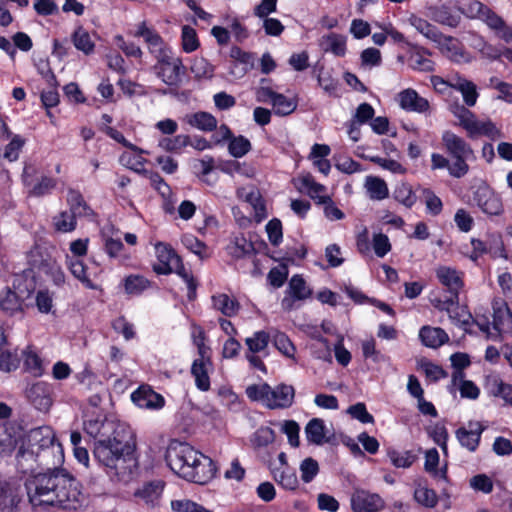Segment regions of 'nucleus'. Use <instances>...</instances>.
Masks as SVG:
<instances>
[{
	"mask_svg": "<svg viewBox=\"0 0 512 512\" xmlns=\"http://www.w3.org/2000/svg\"><path fill=\"white\" fill-rule=\"evenodd\" d=\"M27 495L33 506L76 510L85 502L80 483L64 470L50 468L27 479Z\"/></svg>",
	"mask_w": 512,
	"mask_h": 512,
	"instance_id": "1",
	"label": "nucleus"
},
{
	"mask_svg": "<svg viewBox=\"0 0 512 512\" xmlns=\"http://www.w3.org/2000/svg\"><path fill=\"white\" fill-rule=\"evenodd\" d=\"M115 432L95 441L93 455L107 475L127 482L137 469L134 434L130 426H120Z\"/></svg>",
	"mask_w": 512,
	"mask_h": 512,
	"instance_id": "2",
	"label": "nucleus"
},
{
	"mask_svg": "<svg viewBox=\"0 0 512 512\" xmlns=\"http://www.w3.org/2000/svg\"><path fill=\"white\" fill-rule=\"evenodd\" d=\"M450 88L461 93L463 102L466 106L456 102L449 106V111L458 120L467 135L471 138L477 136H487L496 139L501 136L500 130L490 120L480 121L468 107H473L477 103L479 93L477 86L470 80L458 73L450 75Z\"/></svg>",
	"mask_w": 512,
	"mask_h": 512,
	"instance_id": "3",
	"label": "nucleus"
},
{
	"mask_svg": "<svg viewBox=\"0 0 512 512\" xmlns=\"http://www.w3.org/2000/svg\"><path fill=\"white\" fill-rule=\"evenodd\" d=\"M165 461L175 474L201 485L211 481L217 470L208 456L179 441H172L168 445Z\"/></svg>",
	"mask_w": 512,
	"mask_h": 512,
	"instance_id": "4",
	"label": "nucleus"
},
{
	"mask_svg": "<svg viewBox=\"0 0 512 512\" xmlns=\"http://www.w3.org/2000/svg\"><path fill=\"white\" fill-rule=\"evenodd\" d=\"M28 449L20 447L17 460L22 465L23 460H37L41 465L57 466L63 461V450L56 442L55 433L51 427L43 426L31 430L27 436Z\"/></svg>",
	"mask_w": 512,
	"mask_h": 512,
	"instance_id": "5",
	"label": "nucleus"
},
{
	"mask_svg": "<svg viewBox=\"0 0 512 512\" xmlns=\"http://www.w3.org/2000/svg\"><path fill=\"white\" fill-rule=\"evenodd\" d=\"M246 395L250 400L261 402L269 409H284L293 404L295 390L293 386L287 384L272 387L267 383H261L248 386Z\"/></svg>",
	"mask_w": 512,
	"mask_h": 512,
	"instance_id": "6",
	"label": "nucleus"
},
{
	"mask_svg": "<svg viewBox=\"0 0 512 512\" xmlns=\"http://www.w3.org/2000/svg\"><path fill=\"white\" fill-rule=\"evenodd\" d=\"M461 9L467 17L483 21L503 41L507 43L512 41V27L480 1L466 0Z\"/></svg>",
	"mask_w": 512,
	"mask_h": 512,
	"instance_id": "7",
	"label": "nucleus"
},
{
	"mask_svg": "<svg viewBox=\"0 0 512 512\" xmlns=\"http://www.w3.org/2000/svg\"><path fill=\"white\" fill-rule=\"evenodd\" d=\"M479 329L491 340H502L512 336V313L504 302H496L493 305L492 328L487 322H476Z\"/></svg>",
	"mask_w": 512,
	"mask_h": 512,
	"instance_id": "8",
	"label": "nucleus"
},
{
	"mask_svg": "<svg viewBox=\"0 0 512 512\" xmlns=\"http://www.w3.org/2000/svg\"><path fill=\"white\" fill-rule=\"evenodd\" d=\"M128 426L126 423L108 419L101 410H86L83 420L84 431L94 439L107 438L120 428Z\"/></svg>",
	"mask_w": 512,
	"mask_h": 512,
	"instance_id": "9",
	"label": "nucleus"
},
{
	"mask_svg": "<svg viewBox=\"0 0 512 512\" xmlns=\"http://www.w3.org/2000/svg\"><path fill=\"white\" fill-rule=\"evenodd\" d=\"M157 63L154 66L156 75L167 85L178 87L182 82L185 67L180 58L175 57L168 49L155 57Z\"/></svg>",
	"mask_w": 512,
	"mask_h": 512,
	"instance_id": "10",
	"label": "nucleus"
},
{
	"mask_svg": "<svg viewBox=\"0 0 512 512\" xmlns=\"http://www.w3.org/2000/svg\"><path fill=\"white\" fill-rule=\"evenodd\" d=\"M31 290H22L12 286H4L0 289V311L9 317L23 315L29 307Z\"/></svg>",
	"mask_w": 512,
	"mask_h": 512,
	"instance_id": "11",
	"label": "nucleus"
},
{
	"mask_svg": "<svg viewBox=\"0 0 512 512\" xmlns=\"http://www.w3.org/2000/svg\"><path fill=\"white\" fill-rule=\"evenodd\" d=\"M433 304L438 310L446 311L450 321L454 325L461 327L465 331L470 330V326L473 322L472 316L465 307L458 305V297H449L445 300H435Z\"/></svg>",
	"mask_w": 512,
	"mask_h": 512,
	"instance_id": "12",
	"label": "nucleus"
},
{
	"mask_svg": "<svg viewBox=\"0 0 512 512\" xmlns=\"http://www.w3.org/2000/svg\"><path fill=\"white\" fill-rule=\"evenodd\" d=\"M311 293V289L300 275L292 276L285 291V296L281 301L283 310L291 311L298 308L297 303L308 299Z\"/></svg>",
	"mask_w": 512,
	"mask_h": 512,
	"instance_id": "13",
	"label": "nucleus"
},
{
	"mask_svg": "<svg viewBox=\"0 0 512 512\" xmlns=\"http://www.w3.org/2000/svg\"><path fill=\"white\" fill-rule=\"evenodd\" d=\"M473 201L487 215L497 216L503 211L501 198L487 186H480L476 189Z\"/></svg>",
	"mask_w": 512,
	"mask_h": 512,
	"instance_id": "14",
	"label": "nucleus"
},
{
	"mask_svg": "<svg viewBox=\"0 0 512 512\" xmlns=\"http://www.w3.org/2000/svg\"><path fill=\"white\" fill-rule=\"evenodd\" d=\"M155 254L158 263L154 264L153 270L157 274H170L174 268H178L180 266V257L168 244H165L163 242L156 243Z\"/></svg>",
	"mask_w": 512,
	"mask_h": 512,
	"instance_id": "15",
	"label": "nucleus"
},
{
	"mask_svg": "<svg viewBox=\"0 0 512 512\" xmlns=\"http://www.w3.org/2000/svg\"><path fill=\"white\" fill-rule=\"evenodd\" d=\"M354 512H375L384 508V501L377 493L356 489L351 496Z\"/></svg>",
	"mask_w": 512,
	"mask_h": 512,
	"instance_id": "16",
	"label": "nucleus"
},
{
	"mask_svg": "<svg viewBox=\"0 0 512 512\" xmlns=\"http://www.w3.org/2000/svg\"><path fill=\"white\" fill-rule=\"evenodd\" d=\"M396 100L399 106L408 112L426 113L429 108L427 99L421 97L416 90L407 88L397 94Z\"/></svg>",
	"mask_w": 512,
	"mask_h": 512,
	"instance_id": "17",
	"label": "nucleus"
},
{
	"mask_svg": "<svg viewBox=\"0 0 512 512\" xmlns=\"http://www.w3.org/2000/svg\"><path fill=\"white\" fill-rule=\"evenodd\" d=\"M131 400L139 408L158 410L161 409L165 400L162 395L152 390L149 386H141L131 394Z\"/></svg>",
	"mask_w": 512,
	"mask_h": 512,
	"instance_id": "18",
	"label": "nucleus"
},
{
	"mask_svg": "<svg viewBox=\"0 0 512 512\" xmlns=\"http://www.w3.org/2000/svg\"><path fill=\"white\" fill-rule=\"evenodd\" d=\"M26 397L39 411L46 412L52 404L51 391L45 382H36L26 389Z\"/></svg>",
	"mask_w": 512,
	"mask_h": 512,
	"instance_id": "19",
	"label": "nucleus"
},
{
	"mask_svg": "<svg viewBox=\"0 0 512 512\" xmlns=\"http://www.w3.org/2000/svg\"><path fill=\"white\" fill-rule=\"evenodd\" d=\"M442 143L446 152L452 157H474L471 146L460 136L447 130L442 134Z\"/></svg>",
	"mask_w": 512,
	"mask_h": 512,
	"instance_id": "20",
	"label": "nucleus"
},
{
	"mask_svg": "<svg viewBox=\"0 0 512 512\" xmlns=\"http://www.w3.org/2000/svg\"><path fill=\"white\" fill-rule=\"evenodd\" d=\"M164 483L153 481L143 485L135 492L137 497L148 509H155L160 506Z\"/></svg>",
	"mask_w": 512,
	"mask_h": 512,
	"instance_id": "21",
	"label": "nucleus"
},
{
	"mask_svg": "<svg viewBox=\"0 0 512 512\" xmlns=\"http://www.w3.org/2000/svg\"><path fill=\"white\" fill-rule=\"evenodd\" d=\"M134 36L143 38L148 46L150 53H152L155 57L169 49L165 45L161 36L153 28L148 27L145 21L137 25Z\"/></svg>",
	"mask_w": 512,
	"mask_h": 512,
	"instance_id": "22",
	"label": "nucleus"
},
{
	"mask_svg": "<svg viewBox=\"0 0 512 512\" xmlns=\"http://www.w3.org/2000/svg\"><path fill=\"white\" fill-rule=\"evenodd\" d=\"M439 282L450 292V297L457 298L460 289L463 286L460 273L449 266H439L435 270Z\"/></svg>",
	"mask_w": 512,
	"mask_h": 512,
	"instance_id": "23",
	"label": "nucleus"
},
{
	"mask_svg": "<svg viewBox=\"0 0 512 512\" xmlns=\"http://www.w3.org/2000/svg\"><path fill=\"white\" fill-rule=\"evenodd\" d=\"M297 188L300 192L306 193L319 204L329 201L330 196L325 194L326 187L316 182L313 176L310 174L298 178Z\"/></svg>",
	"mask_w": 512,
	"mask_h": 512,
	"instance_id": "24",
	"label": "nucleus"
},
{
	"mask_svg": "<svg viewBox=\"0 0 512 512\" xmlns=\"http://www.w3.org/2000/svg\"><path fill=\"white\" fill-rule=\"evenodd\" d=\"M483 427L479 422H469L467 427L457 430L456 436L460 444L469 451H475L479 445Z\"/></svg>",
	"mask_w": 512,
	"mask_h": 512,
	"instance_id": "25",
	"label": "nucleus"
},
{
	"mask_svg": "<svg viewBox=\"0 0 512 512\" xmlns=\"http://www.w3.org/2000/svg\"><path fill=\"white\" fill-rule=\"evenodd\" d=\"M211 306L213 310L228 318L236 316L241 307L235 297L226 293L213 294L211 296Z\"/></svg>",
	"mask_w": 512,
	"mask_h": 512,
	"instance_id": "26",
	"label": "nucleus"
},
{
	"mask_svg": "<svg viewBox=\"0 0 512 512\" xmlns=\"http://www.w3.org/2000/svg\"><path fill=\"white\" fill-rule=\"evenodd\" d=\"M237 197L250 204L254 210L257 222L266 218V208L259 191L254 187H241L237 189Z\"/></svg>",
	"mask_w": 512,
	"mask_h": 512,
	"instance_id": "27",
	"label": "nucleus"
},
{
	"mask_svg": "<svg viewBox=\"0 0 512 512\" xmlns=\"http://www.w3.org/2000/svg\"><path fill=\"white\" fill-rule=\"evenodd\" d=\"M434 42L438 44L441 52L450 60L456 63L470 61V58L462 51L459 42L456 39L444 36L440 33L439 39Z\"/></svg>",
	"mask_w": 512,
	"mask_h": 512,
	"instance_id": "28",
	"label": "nucleus"
},
{
	"mask_svg": "<svg viewBox=\"0 0 512 512\" xmlns=\"http://www.w3.org/2000/svg\"><path fill=\"white\" fill-rule=\"evenodd\" d=\"M19 501V487L0 479V512H12Z\"/></svg>",
	"mask_w": 512,
	"mask_h": 512,
	"instance_id": "29",
	"label": "nucleus"
},
{
	"mask_svg": "<svg viewBox=\"0 0 512 512\" xmlns=\"http://www.w3.org/2000/svg\"><path fill=\"white\" fill-rule=\"evenodd\" d=\"M67 204L69 212L75 218H91L94 215L92 208L87 204L84 197L79 191L70 189L67 194Z\"/></svg>",
	"mask_w": 512,
	"mask_h": 512,
	"instance_id": "30",
	"label": "nucleus"
},
{
	"mask_svg": "<svg viewBox=\"0 0 512 512\" xmlns=\"http://www.w3.org/2000/svg\"><path fill=\"white\" fill-rule=\"evenodd\" d=\"M213 370L212 362L193 361L191 365V374L195 380V386L200 391L206 392L210 389L209 374Z\"/></svg>",
	"mask_w": 512,
	"mask_h": 512,
	"instance_id": "31",
	"label": "nucleus"
},
{
	"mask_svg": "<svg viewBox=\"0 0 512 512\" xmlns=\"http://www.w3.org/2000/svg\"><path fill=\"white\" fill-rule=\"evenodd\" d=\"M419 337L422 343L430 348H437L449 340L447 333L443 329L430 326L422 327Z\"/></svg>",
	"mask_w": 512,
	"mask_h": 512,
	"instance_id": "32",
	"label": "nucleus"
},
{
	"mask_svg": "<svg viewBox=\"0 0 512 512\" xmlns=\"http://www.w3.org/2000/svg\"><path fill=\"white\" fill-rule=\"evenodd\" d=\"M71 40L74 47L85 55H91L95 50V42L83 26H78L74 30Z\"/></svg>",
	"mask_w": 512,
	"mask_h": 512,
	"instance_id": "33",
	"label": "nucleus"
},
{
	"mask_svg": "<svg viewBox=\"0 0 512 512\" xmlns=\"http://www.w3.org/2000/svg\"><path fill=\"white\" fill-rule=\"evenodd\" d=\"M185 121L201 131H213L217 128L216 118L208 112H196L186 115Z\"/></svg>",
	"mask_w": 512,
	"mask_h": 512,
	"instance_id": "34",
	"label": "nucleus"
},
{
	"mask_svg": "<svg viewBox=\"0 0 512 512\" xmlns=\"http://www.w3.org/2000/svg\"><path fill=\"white\" fill-rule=\"evenodd\" d=\"M66 262L71 274L78 279L86 288L97 289V285L92 281L87 273V268L81 260L66 257Z\"/></svg>",
	"mask_w": 512,
	"mask_h": 512,
	"instance_id": "35",
	"label": "nucleus"
},
{
	"mask_svg": "<svg viewBox=\"0 0 512 512\" xmlns=\"http://www.w3.org/2000/svg\"><path fill=\"white\" fill-rule=\"evenodd\" d=\"M367 194L372 200H383L388 197L389 189L386 182L374 176H367L365 179Z\"/></svg>",
	"mask_w": 512,
	"mask_h": 512,
	"instance_id": "36",
	"label": "nucleus"
},
{
	"mask_svg": "<svg viewBox=\"0 0 512 512\" xmlns=\"http://www.w3.org/2000/svg\"><path fill=\"white\" fill-rule=\"evenodd\" d=\"M305 435L308 442L322 445L326 441L324 421L319 418L310 420L305 427Z\"/></svg>",
	"mask_w": 512,
	"mask_h": 512,
	"instance_id": "37",
	"label": "nucleus"
},
{
	"mask_svg": "<svg viewBox=\"0 0 512 512\" xmlns=\"http://www.w3.org/2000/svg\"><path fill=\"white\" fill-rule=\"evenodd\" d=\"M320 44L325 51L336 56H344L346 53V38L342 35L331 33L322 37Z\"/></svg>",
	"mask_w": 512,
	"mask_h": 512,
	"instance_id": "38",
	"label": "nucleus"
},
{
	"mask_svg": "<svg viewBox=\"0 0 512 512\" xmlns=\"http://www.w3.org/2000/svg\"><path fill=\"white\" fill-rule=\"evenodd\" d=\"M25 369L34 376H41L43 373V363L37 352L31 347L21 351Z\"/></svg>",
	"mask_w": 512,
	"mask_h": 512,
	"instance_id": "39",
	"label": "nucleus"
},
{
	"mask_svg": "<svg viewBox=\"0 0 512 512\" xmlns=\"http://www.w3.org/2000/svg\"><path fill=\"white\" fill-rule=\"evenodd\" d=\"M271 339L273 341V344L275 348L285 357L292 359L296 361L295 354H296V347L291 342V340L288 338V336L280 331H275Z\"/></svg>",
	"mask_w": 512,
	"mask_h": 512,
	"instance_id": "40",
	"label": "nucleus"
},
{
	"mask_svg": "<svg viewBox=\"0 0 512 512\" xmlns=\"http://www.w3.org/2000/svg\"><path fill=\"white\" fill-rule=\"evenodd\" d=\"M408 22L412 27H414L419 33H421L427 39L433 42L439 39L440 32L437 30L435 26L430 24L427 20L413 14L408 18Z\"/></svg>",
	"mask_w": 512,
	"mask_h": 512,
	"instance_id": "41",
	"label": "nucleus"
},
{
	"mask_svg": "<svg viewBox=\"0 0 512 512\" xmlns=\"http://www.w3.org/2000/svg\"><path fill=\"white\" fill-rule=\"evenodd\" d=\"M36 255H39V250L36 248L31 251L30 253V261L33 267L38 268L39 270H42L44 272H47L48 270H56L55 275V282L56 283H62L64 282V274L60 271V269L56 266V263L52 259H42L37 260L35 257Z\"/></svg>",
	"mask_w": 512,
	"mask_h": 512,
	"instance_id": "42",
	"label": "nucleus"
},
{
	"mask_svg": "<svg viewBox=\"0 0 512 512\" xmlns=\"http://www.w3.org/2000/svg\"><path fill=\"white\" fill-rule=\"evenodd\" d=\"M439 453L435 448L429 449L425 453V470L432 474L434 478L446 479V468L438 469Z\"/></svg>",
	"mask_w": 512,
	"mask_h": 512,
	"instance_id": "43",
	"label": "nucleus"
},
{
	"mask_svg": "<svg viewBox=\"0 0 512 512\" xmlns=\"http://www.w3.org/2000/svg\"><path fill=\"white\" fill-rule=\"evenodd\" d=\"M172 512H214L188 498L174 499L170 502Z\"/></svg>",
	"mask_w": 512,
	"mask_h": 512,
	"instance_id": "44",
	"label": "nucleus"
},
{
	"mask_svg": "<svg viewBox=\"0 0 512 512\" xmlns=\"http://www.w3.org/2000/svg\"><path fill=\"white\" fill-rule=\"evenodd\" d=\"M273 475L275 481L284 489L293 490L298 485V478L296 474L288 467L274 469Z\"/></svg>",
	"mask_w": 512,
	"mask_h": 512,
	"instance_id": "45",
	"label": "nucleus"
},
{
	"mask_svg": "<svg viewBox=\"0 0 512 512\" xmlns=\"http://www.w3.org/2000/svg\"><path fill=\"white\" fill-rule=\"evenodd\" d=\"M271 339L269 333L265 331H257L251 337L245 339V344L248 347V352L260 353L264 351Z\"/></svg>",
	"mask_w": 512,
	"mask_h": 512,
	"instance_id": "46",
	"label": "nucleus"
},
{
	"mask_svg": "<svg viewBox=\"0 0 512 512\" xmlns=\"http://www.w3.org/2000/svg\"><path fill=\"white\" fill-rule=\"evenodd\" d=\"M394 198L406 208H411L417 201V196L412 187L407 183H401L394 190Z\"/></svg>",
	"mask_w": 512,
	"mask_h": 512,
	"instance_id": "47",
	"label": "nucleus"
},
{
	"mask_svg": "<svg viewBox=\"0 0 512 512\" xmlns=\"http://www.w3.org/2000/svg\"><path fill=\"white\" fill-rule=\"evenodd\" d=\"M6 424H0V455L11 453L16 444L17 437Z\"/></svg>",
	"mask_w": 512,
	"mask_h": 512,
	"instance_id": "48",
	"label": "nucleus"
},
{
	"mask_svg": "<svg viewBox=\"0 0 512 512\" xmlns=\"http://www.w3.org/2000/svg\"><path fill=\"white\" fill-rule=\"evenodd\" d=\"M150 286V281L141 275H129L124 280L125 292L128 294H140Z\"/></svg>",
	"mask_w": 512,
	"mask_h": 512,
	"instance_id": "49",
	"label": "nucleus"
},
{
	"mask_svg": "<svg viewBox=\"0 0 512 512\" xmlns=\"http://www.w3.org/2000/svg\"><path fill=\"white\" fill-rule=\"evenodd\" d=\"M276 114L285 116L291 114L297 107V103L283 94L277 93L272 102Z\"/></svg>",
	"mask_w": 512,
	"mask_h": 512,
	"instance_id": "50",
	"label": "nucleus"
},
{
	"mask_svg": "<svg viewBox=\"0 0 512 512\" xmlns=\"http://www.w3.org/2000/svg\"><path fill=\"white\" fill-rule=\"evenodd\" d=\"M25 142L26 141L22 136L18 134L12 135L9 143L5 147L4 158L10 162L16 161L19 158Z\"/></svg>",
	"mask_w": 512,
	"mask_h": 512,
	"instance_id": "51",
	"label": "nucleus"
},
{
	"mask_svg": "<svg viewBox=\"0 0 512 512\" xmlns=\"http://www.w3.org/2000/svg\"><path fill=\"white\" fill-rule=\"evenodd\" d=\"M253 250V244L244 236H236L229 246L230 254L235 258H242Z\"/></svg>",
	"mask_w": 512,
	"mask_h": 512,
	"instance_id": "52",
	"label": "nucleus"
},
{
	"mask_svg": "<svg viewBox=\"0 0 512 512\" xmlns=\"http://www.w3.org/2000/svg\"><path fill=\"white\" fill-rule=\"evenodd\" d=\"M54 226L57 231L67 233L76 228V218L69 211H63L54 217Z\"/></svg>",
	"mask_w": 512,
	"mask_h": 512,
	"instance_id": "53",
	"label": "nucleus"
},
{
	"mask_svg": "<svg viewBox=\"0 0 512 512\" xmlns=\"http://www.w3.org/2000/svg\"><path fill=\"white\" fill-rule=\"evenodd\" d=\"M414 498L419 504L428 508L435 507L438 502L435 491L424 486L416 488Z\"/></svg>",
	"mask_w": 512,
	"mask_h": 512,
	"instance_id": "54",
	"label": "nucleus"
},
{
	"mask_svg": "<svg viewBox=\"0 0 512 512\" xmlns=\"http://www.w3.org/2000/svg\"><path fill=\"white\" fill-rule=\"evenodd\" d=\"M474 157H454L453 161H449L448 172L454 178H462L469 171V160H474Z\"/></svg>",
	"mask_w": 512,
	"mask_h": 512,
	"instance_id": "55",
	"label": "nucleus"
},
{
	"mask_svg": "<svg viewBox=\"0 0 512 512\" xmlns=\"http://www.w3.org/2000/svg\"><path fill=\"white\" fill-rule=\"evenodd\" d=\"M182 244L192 253L204 259L208 256L206 245L191 234H186L181 239Z\"/></svg>",
	"mask_w": 512,
	"mask_h": 512,
	"instance_id": "56",
	"label": "nucleus"
},
{
	"mask_svg": "<svg viewBox=\"0 0 512 512\" xmlns=\"http://www.w3.org/2000/svg\"><path fill=\"white\" fill-rule=\"evenodd\" d=\"M490 389L494 396L501 397L507 404L512 406V385L495 378L490 383Z\"/></svg>",
	"mask_w": 512,
	"mask_h": 512,
	"instance_id": "57",
	"label": "nucleus"
},
{
	"mask_svg": "<svg viewBox=\"0 0 512 512\" xmlns=\"http://www.w3.org/2000/svg\"><path fill=\"white\" fill-rule=\"evenodd\" d=\"M228 149L232 156L240 158L250 151L251 143L244 136L234 137L230 140Z\"/></svg>",
	"mask_w": 512,
	"mask_h": 512,
	"instance_id": "58",
	"label": "nucleus"
},
{
	"mask_svg": "<svg viewBox=\"0 0 512 512\" xmlns=\"http://www.w3.org/2000/svg\"><path fill=\"white\" fill-rule=\"evenodd\" d=\"M181 38L182 48L185 52L191 53L199 47L197 33L192 27L188 25L183 26Z\"/></svg>",
	"mask_w": 512,
	"mask_h": 512,
	"instance_id": "59",
	"label": "nucleus"
},
{
	"mask_svg": "<svg viewBox=\"0 0 512 512\" xmlns=\"http://www.w3.org/2000/svg\"><path fill=\"white\" fill-rule=\"evenodd\" d=\"M366 159L394 174H404L406 172V168L400 162L393 159L382 158L379 156H367Z\"/></svg>",
	"mask_w": 512,
	"mask_h": 512,
	"instance_id": "60",
	"label": "nucleus"
},
{
	"mask_svg": "<svg viewBox=\"0 0 512 512\" xmlns=\"http://www.w3.org/2000/svg\"><path fill=\"white\" fill-rule=\"evenodd\" d=\"M301 479L304 483L311 482L319 472V465L311 457L305 458L300 464Z\"/></svg>",
	"mask_w": 512,
	"mask_h": 512,
	"instance_id": "61",
	"label": "nucleus"
},
{
	"mask_svg": "<svg viewBox=\"0 0 512 512\" xmlns=\"http://www.w3.org/2000/svg\"><path fill=\"white\" fill-rule=\"evenodd\" d=\"M275 439V433L270 427H260L252 437V443L255 447H265L271 444Z\"/></svg>",
	"mask_w": 512,
	"mask_h": 512,
	"instance_id": "62",
	"label": "nucleus"
},
{
	"mask_svg": "<svg viewBox=\"0 0 512 512\" xmlns=\"http://www.w3.org/2000/svg\"><path fill=\"white\" fill-rule=\"evenodd\" d=\"M20 364V357L17 352L2 351L0 354V370L11 372L16 370Z\"/></svg>",
	"mask_w": 512,
	"mask_h": 512,
	"instance_id": "63",
	"label": "nucleus"
},
{
	"mask_svg": "<svg viewBox=\"0 0 512 512\" xmlns=\"http://www.w3.org/2000/svg\"><path fill=\"white\" fill-rule=\"evenodd\" d=\"M191 72L197 78H210L213 75V67L206 59L196 58L191 65Z\"/></svg>",
	"mask_w": 512,
	"mask_h": 512,
	"instance_id": "64",
	"label": "nucleus"
}]
</instances>
